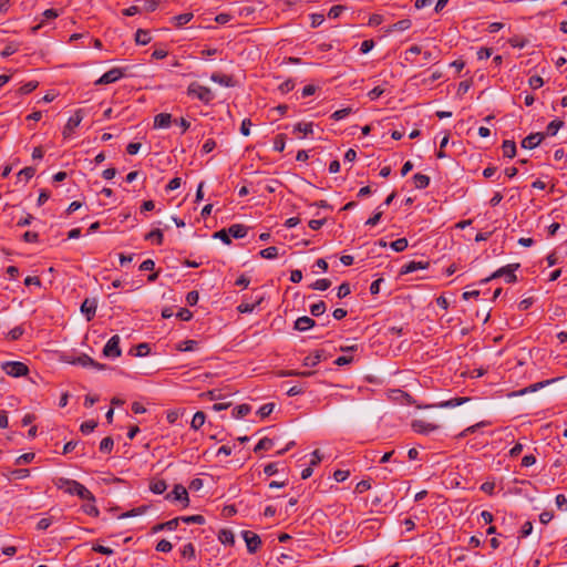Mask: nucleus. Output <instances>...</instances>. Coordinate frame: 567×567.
<instances>
[{"mask_svg":"<svg viewBox=\"0 0 567 567\" xmlns=\"http://www.w3.org/2000/svg\"><path fill=\"white\" fill-rule=\"evenodd\" d=\"M59 487L71 495H78L82 499H94L92 493L76 481L61 478Z\"/></svg>","mask_w":567,"mask_h":567,"instance_id":"f257e3e1","label":"nucleus"},{"mask_svg":"<svg viewBox=\"0 0 567 567\" xmlns=\"http://www.w3.org/2000/svg\"><path fill=\"white\" fill-rule=\"evenodd\" d=\"M187 95L195 97L205 104H209L214 100V93L207 86L200 85L197 82H192L187 87Z\"/></svg>","mask_w":567,"mask_h":567,"instance_id":"f03ea898","label":"nucleus"},{"mask_svg":"<svg viewBox=\"0 0 567 567\" xmlns=\"http://www.w3.org/2000/svg\"><path fill=\"white\" fill-rule=\"evenodd\" d=\"M1 369L12 378H21L29 374V368L21 361H6L1 364Z\"/></svg>","mask_w":567,"mask_h":567,"instance_id":"7ed1b4c3","label":"nucleus"},{"mask_svg":"<svg viewBox=\"0 0 567 567\" xmlns=\"http://www.w3.org/2000/svg\"><path fill=\"white\" fill-rule=\"evenodd\" d=\"M134 65H111L109 66V84L133 75Z\"/></svg>","mask_w":567,"mask_h":567,"instance_id":"20e7f679","label":"nucleus"},{"mask_svg":"<svg viewBox=\"0 0 567 567\" xmlns=\"http://www.w3.org/2000/svg\"><path fill=\"white\" fill-rule=\"evenodd\" d=\"M519 267V264H511L505 267L499 268L494 274H492L491 277L483 280V282H487L492 279L504 277L505 281L508 284L515 282L517 280V277L515 275V270Z\"/></svg>","mask_w":567,"mask_h":567,"instance_id":"39448f33","label":"nucleus"},{"mask_svg":"<svg viewBox=\"0 0 567 567\" xmlns=\"http://www.w3.org/2000/svg\"><path fill=\"white\" fill-rule=\"evenodd\" d=\"M165 499L182 502L184 507L189 504L187 489L182 484H176L174 489L166 494Z\"/></svg>","mask_w":567,"mask_h":567,"instance_id":"423d86ee","label":"nucleus"},{"mask_svg":"<svg viewBox=\"0 0 567 567\" xmlns=\"http://www.w3.org/2000/svg\"><path fill=\"white\" fill-rule=\"evenodd\" d=\"M241 536L246 543L247 550L250 554H255L261 545V539H260L259 535H257L256 533H254L251 530H243Z\"/></svg>","mask_w":567,"mask_h":567,"instance_id":"0eeeda50","label":"nucleus"},{"mask_svg":"<svg viewBox=\"0 0 567 567\" xmlns=\"http://www.w3.org/2000/svg\"><path fill=\"white\" fill-rule=\"evenodd\" d=\"M82 115L80 111H76L73 115H71L63 128L64 138H71L73 136L74 130L82 122Z\"/></svg>","mask_w":567,"mask_h":567,"instance_id":"6e6552de","label":"nucleus"},{"mask_svg":"<svg viewBox=\"0 0 567 567\" xmlns=\"http://www.w3.org/2000/svg\"><path fill=\"white\" fill-rule=\"evenodd\" d=\"M545 138L544 133H532L522 141V147L533 150L537 147Z\"/></svg>","mask_w":567,"mask_h":567,"instance_id":"1a4fd4ad","label":"nucleus"},{"mask_svg":"<svg viewBox=\"0 0 567 567\" xmlns=\"http://www.w3.org/2000/svg\"><path fill=\"white\" fill-rule=\"evenodd\" d=\"M429 266H430L429 261H415V260H412V261H409V262H406L405 265H403L401 267L400 275H406V274L414 272L416 270L427 269Z\"/></svg>","mask_w":567,"mask_h":567,"instance_id":"9d476101","label":"nucleus"},{"mask_svg":"<svg viewBox=\"0 0 567 567\" xmlns=\"http://www.w3.org/2000/svg\"><path fill=\"white\" fill-rule=\"evenodd\" d=\"M121 337L118 334H114L109 339V359H115L121 357Z\"/></svg>","mask_w":567,"mask_h":567,"instance_id":"9b49d317","label":"nucleus"},{"mask_svg":"<svg viewBox=\"0 0 567 567\" xmlns=\"http://www.w3.org/2000/svg\"><path fill=\"white\" fill-rule=\"evenodd\" d=\"M412 429L416 433L427 434L439 429L436 424L425 422L423 420H415L412 422Z\"/></svg>","mask_w":567,"mask_h":567,"instance_id":"f8f14e48","label":"nucleus"},{"mask_svg":"<svg viewBox=\"0 0 567 567\" xmlns=\"http://www.w3.org/2000/svg\"><path fill=\"white\" fill-rule=\"evenodd\" d=\"M96 300L95 299H85L81 305V312L86 317L87 320H91L96 311Z\"/></svg>","mask_w":567,"mask_h":567,"instance_id":"ddd939ff","label":"nucleus"},{"mask_svg":"<svg viewBox=\"0 0 567 567\" xmlns=\"http://www.w3.org/2000/svg\"><path fill=\"white\" fill-rule=\"evenodd\" d=\"M315 326H316V321L312 318L303 316V317H299L295 321L293 327L298 331H307V330L313 328Z\"/></svg>","mask_w":567,"mask_h":567,"instance_id":"4468645a","label":"nucleus"},{"mask_svg":"<svg viewBox=\"0 0 567 567\" xmlns=\"http://www.w3.org/2000/svg\"><path fill=\"white\" fill-rule=\"evenodd\" d=\"M172 124V115L169 113H159L154 117V128H167Z\"/></svg>","mask_w":567,"mask_h":567,"instance_id":"2eb2a0df","label":"nucleus"},{"mask_svg":"<svg viewBox=\"0 0 567 567\" xmlns=\"http://www.w3.org/2000/svg\"><path fill=\"white\" fill-rule=\"evenodd\" d=\"M151 351L148 343H140L138 346H131L127 353L132 357H144Z\"/></svg>","mask_w":567,"mask_h":567,"instance_id":"dca6fc26","label":"nucleus"},{"mask_svg":"<svg viewBox=\"0 0 567 567\" xmlns=\"http://www.w3.org/2000/svg\"><path fill=\"white\" fill-rule=\"evenodd\" d=\"M73 363H76V364H80L82 367H94L99 370H103L104 369V364H101V363H97L95 362L93 359H91L89 355L86 354H82L80 357H78Z\"/></svg>","mask_w":567,"mask_h":567,"instance_id":"f3484780","label":"nucleus"},{"mask_svg":"<svg viewBox=\"0 0 567 567\" xmlns=\"http://www.w3.org/2000/svg\"><path fill=\"white\" fill-rule=\"evenodd\" d=\"M248 228L241 224H234L228 228L229 237H234L236 239L244 238L247 235Z\"/></svg>","mask_w":567,"mask_h":567,"instance_id":"a211bd4d","label":"nucleus"},{"mask_svg":"<svg viewBox=\"0 0 567 567\" xmlns=\"http://www.w3.org/2000/svg\"><path fill=\"white\" fill-rule=\"evenodd\" d=\"M210 80L215 83H218L223 86H226V87H229V86H233L234 83H233V78L230 75H227V74H221V73H213L210 75Z\"/></svg>","mask_w":567,"mask_h":567,"instance_id":"6ab92c4d","label":"nucleus"},{"mask_svg":"<svg viewBox=\"0 0 567 567\" xmlns=\"http://www.w3.org/2000/svg\"><path fill=\"white\" fill-rule=\"evenodd\" d=\"M178 523H179V518H173L171 520H167L165 523H161V524H157L155 525L152 529H153V533H157L159 530H174L177 528L178 526Z\"/></svg>","mask_w":567,"mask_h":567,"instance_id":"aec40b11","label":"nucleus"},{"mask_svg":"<svg viewBox=\"0 0 567 567\" xmlns=\"http://www.w3.org/2000/svg\"><path fill=\"white\" fill-rule=\"evenodd\" d=\"M503 155L513 158L516 155V144L514 141L505 140L502 144Z\"/></svg>","mask_w":567,"mask_h":567,"instance_id":"412c9836","label":"nucleus"},{"mask_svg":"<svg viewBox=\"0 0 567 567\" xmlns=\"http://www.w3.org/2000/svg\"><path fill=\"white\" fill-rule=\"evenodd\" d=\"M413 182L417 189H424L430 185V177L425 174L416 173L413 175Z\"/></svg>","mask_w":567,"mask_h":567,"instance_id":"4be33fe9","label":"nucleus"},{"mask_svg":"<svg viewBox=\"0 0 567 567\" xmlns=\"http://www.w3.org/2000/svg\"><path fill=\"white\" fill-rule=\"evenodd\" d=\"M251 411V406L249 404H239L233 409L231 415L235 419H241L246 415H248Z\"/></svg>","mask_w":567,"mask_h":567,"instance_id":"5701e85b","label":"nucleus"},{"mask_svg":"<svg viewBox=\"0 0 567 567\" xmlns=\"http://www.w3.org/2000/svg\"><path fill=\"white\" fill-rule=\"evenodd\" d=\"M167 488V484L164 480H152L150 483V489L154 494H163Z\"/></svg>","mask_w":567,"mask_h":567,"instance_id":"b1692460","label":"nucleus"},{"mask_svg":"<svg viewBox=\"0 0 567 567\" xmlns=\"http://www.w3.org/2000/svg\"><path fill=\"white\" fill-rule=\"evenodd\" d=\"M152 37L147 30L138 29L135 33V41L137 44L145 45L150 43Z\"/></svg>","mask_w":567,"mask_h":567,"instance_id":"393cba45","label":"nucleus"},{"mask_svg":"<svg viewBox=\"0 0 567 567\" xmlns=\"http://www.w3.org/2000/svg\"><path fill=\"white\" fill-rule=\"evenodd\" d=\"M218 539L225 545H234L235 543L234 533L229 529H221L218 534Z\"/></svg>","mask_w":567,"mask_h":567,"instance_id":"a878e982","label":"nucleus"},{"mask_svg":"<svg viewBox=\"0 0 567 567\" xmlns=\"http://www.w3.org/2000/svg\"><path fill=\"white\" fill-rule=\"evenodd\" d=\"M205 420H206V415H205V413H204V412H202V411H197V412L194 414V416H193V419H192V422H190V426H192V429H194V430H199V429L204 425Z\"/></svg>","mask_w":567,"mask_h":567,"instance_id":"bb28decb","label":"nucleus"},{"mask_svg":"<svg viewBox=\"0 0 567 567\" xmlns=\"http://www.w3.org/2000/svg\"><path fill=\"white\" fill-rule=\"evenodd\" d=\"M563 126H564L563 121L554 120L547 125L546 133H544V134L549 135V136H555L557 134V132L559 131V128Z\"/></svg>","mask_w":567,"mask_h":567,"instance_id":"cd10ccee","label":"nucleus"},{"mask_svg":"<svg viewBox=\"0 0 567 567\" xmlns=\"http://www.w3.org/2000/svg\"><path fill=\"white\" fill-rule=\"evenodd\" d=\"M181 554H182L183 558H186L188 560L195 559V557H196L195 546L192 543L185 544L181 549Z\"/></svg>","mask_w":567,"mask_h":567,"instance_id":"c85d7f7f","label":"nucleus"},{"mask_svg":"<svg viewBox=\"0 0 567 567\" xmlns=\"http://www.w3.org/2000/svg\"><path fill=\"white\" fill-rule=\"evenodd\" d=\"M193 19V13H182L173 17V22L175 27H183L187 24Z\"/></svg>","mask_w":567,"mask_h":567,"instance_id":"c756f323","label":"nucleus"},{"mask_svg":"<svg viewBox=\"0 0 567 567\" xmlns=\"http://www.w3.org/2000/svg\"><path fill=\"white\" fill-rule=\"evenodd\" d=\"M468 400H470L468 398H453L451 400L441 402L439 404V406L440 408H455V406L462 405L463 403L467 402Z\"/></svg>","mask_w":567,"mask_h":567,"instance_id":"7c9ffc66","label":"nucleus"},{"mask_svg":"<svg viewBox=\"0 0 567 567\" xmlns=\"http://www.w3.org/2000/svg\"><path fill=\"white\" fill-rule=\"evenodd\" d=\"M554 380H546V381H542V382H536L534 384H530L529 386L520 390L517 394H525V393H528V392H535L542 388H544L545 385L551 383Z\"/></svg>","mask_w":567,"mask_h":567,"instance_id":"2f4dec72","label":"nucleus"},{"mask_svg":"<svg viewBox=\"0 0 567 567\" xmlns=\"http://www.w3.org/2000/svg\"><path fill=\"white\" fill-rule=\"evenodd\" d=\"M274 446V441L269 437H262L257 445L255 446L254 451H268Z\"/></svg>","mask_w":567,"mask_h":567,"instance_id":"473e14b6","label":"nucleus"},{"mask_svg":"<svg viewBox=\"0 0 567 567\" xmlns=\"http://www.w3.org/2000/svg\"><path fill=\"white\" fill-rule=\"evenodd\" d=\"M179 520L186 523V524H198L203 525L205 524V517L203 515H192V516H182L178 517Z\"/></svg>","mask_w":567,"mask_h":567,"instance_id":"72a5a7b5","label":"nucleus"},{"mask_svg":"<svg viewBox=\"0 0 567 567\" xmlns=\"http://www.w3.org/2000/svg\"><path fill=\"white\" fill-rule=\"evenodd\" d=\"M327 310V306L323 301H318L317 303H313L310 306V313L313 317H319L323 315Z\"/></svg>","mask_w":567,"mask_h":567,"instance_id":"f704fd0d","label":"nucleus"},{"mask_svg":"<svg viewBox=\"0 0 567 567\" xmlns=\"http://www.w3.org/2000/svg\"><path fill=\"white\" fill-rule=\"evenodd\" d=\"M312 123H297L293 127V132L302 133L305 136L312 133Z\"/></svg>","mask_w":567,"mask_h":567,"instance_id":"c9c22d12","label":"nucleus"},{"mask_svg":"<svg viewBox=\"0 0 567 567\" xmlns=\"http://www.w3.org/2000/svg\"><path fill=\"white\" fill-rule=\"evenodd\" d=\"M331 286V281L327 278L316 280L310 288L313 290L324 291Z\"/></svg>","mask_w":567,"mask_h":567,"instance_id":"e433bc0d","label":"nucleus"},{"mask_svg":"<svg viewBox=\"0 0 567 567\" xmlns=\"http://www.w3.org/2000/svg\"><path fill=\"white\" fill-rule=\"evenodd\" d=\"M286 147V135L285 134H278L276 135V137L274 138V150L276 152H284Z\"/></svg>","mask_w":567,"mask_h":567,"instance_id":"4c0bfd02","label":"nucleus"},{"mask_svg":"<svg viewBox=\"0 0 567 567\" xmlns=\"http://www.w3.org/2000/svg\"><path fill=\"white\" fill-rule=\"evenodd\" d=\"M163 238L164 236L161 229H153L145 236V239L153 240L156 245H162Z\"/></svg>","mask_w":567,"mask_h":567,"instance_id":"58836bf2","label":"nucleus"},{"mask_svg":"<svg viewBox=\"0 0 567 567\" xmlns=\"http://www.w3.org/2000/svg\"><path fill=\"white\" fill-rule=\"evenodd\" d=\"M38 85H39L38 81H29V82L24 83L22 86H20L18 92L21 95H25V94L33 92L38 87Z\"/></svg>","mask_w":567,"mask_h":567,"instance_id":"ea45409f","label":"nucleus"},{"mask_svg":"<svg viewBox=\"0 0 567 567\" xmlns=\"http://www.w3.org/2000/svg\"><path fill=\"white\" fill-rule=\"evenodd\" d=\"M97 426V422L94 421V420H89V421H85L81 424L80 426V431L83 433V434H90L92 433L95 427Z\"/></svg>","mask_w":567,"mask_h":567,"instance_id":"a19ab883","label":"nucleus"},{"mask_svg":"<svg viewBox=\"0 0 567 567\" xmlns=\"http://www.w3.org/2000/svg\"><path fill=\"white\" fill-rule=\"evenodd\" d=\"M259 255L265 259H274L278 256V248L275 246L267 247L260 250Z\"/></svg>","mask_w":567,"mask_h":567,"instance_id":"79ce46f5","label":"nucleus"},{"mask_svg":"<svg viewBox=\"0 0 567 567\" xmlns=\"http://www.w3.org/2000/svg\"><path fill=\"white\" fill-rule=\"evenodd\" d=\"M275 409V404L274 403H266L264 405H261L259 408V410L257 411V414L261 417V419H265L267 416H269L272 411Z\"/></svg>","mask_w":567,"mask_h":567,"instance_id":"37998d69","label":"nucleus"},{"mask_svg":"<svg viewBox=\"0 0 567 567\" xmlns=\"http://www.w3.org/2000/svg\"><path fill=\"white\" fill-rule=\"evenodd\" d=\"M352 109L351 107H344V109H341V110H338L336 112H333L331 114V118H333L334 121H340V120H343L346 118L348 115H350L352 113Z\"/></svg>","mask_w":567,"mask_h":567,"instance_id":"c03bdc74","label":"nucleus"},{"mask_svg":"<svg viewBox=\"0 0 567 567\" xmlns=\"http://www.w3.org/2000/svg\"><path fill=\"white\" fill-rule=\"evenodd\" d=\"M406 247H408V240L405 238H399L391 243V248L396 252H401V251L405 250Z\"/></svg>","mask_w":567,"mask_h":567,"instance_id":"a18cd8bd","label":"nucleus"},{"mask_svg":"<svg viewBox=\"0 0 567 567\" xmlns=\"http://www.w3.org/2000/svg\"><path fill=\"white\" fill-rule=\"evenodd\" d=\"M197 341L195 340H185L178 346V350L181 351H194L197 349Z\"/></svg>","mask_w":567,"mask_h":567,"instance_id":"49530a36","label":"nucleus"},{"mask_svg":"<svg viewBox=\"0 0 567 567\" xmlns=\"http://www.w3.org/2000/svg\"><path fill=\"white\" fill-rule=\"evenodd\" d=\"M411 25H412L411 20L402 19V20H399L398 22H395L393 24V30H395V31H405V30L410 29Z\"/></svg>","mask_w":567,"mask_h":567,"instance_id":"de8ad7c7","label":"nucleus"},{"mask_svg":"<svg viewBox=\"0 0 567 567\" xmlns=\"http://www.w3.org/2000/svg\"><path fill=\"white\" fill-rule=\"evenodd\" d=\"M35 174V169L33 167H25L23 169H21L18 174V176L22 179H24L25 182H28L29 179H31Z\"/></svg>","mask_w":567,"mask_h":567,"instance_id":"09e8293b","label":"nucleus"},{"mask_svg":"<svg viewBox=\"0 0 567 567\" xmlns=\"http://www.w3.org/2000/svg\"><path fill=\"white\" fill-rule=\"evenodd\" d=\"M321 355L319 353H316L313 355H308L303 360L305 367H315L320 362Z\"/></svg>","mask_w":567,"mask_h":567,"instance_id":"8fccbe9b","label":"nucleus"},{"mask_svg":"<svg viewBox=\"0 0 567 567\" xmlns=\"http://www.w3.org/2000/svg\"><path fill=\"white\" fill-rule=\"evenodd\" d=\"M24 330L22 327H14L13 329H11L8 334H7V338L9 340H18L22 334H23Z\"/></svg>","mask_w":567,"mask_h":567,"instance_id":"3c124183","label":"nucleus"},{"mask_svg":"<svg viewBox=\"0 0 567 567\" xmlns=\"http://www.w3.org/2000/svg\"><path fill=\"white\" fill-rule=\"evenodd\" d=\"M173 546L171 542L166 539H162L156 545V550L159 553H169L172 550Z\"/></svg>","mask_w":567,"mask_h":567,"instance_id":"603ef678","label":"nucleus"},{"mask_svg":"<svg viewBox=\"0 0 567 567\" xmlns=\"http://www.w3.org/2000/svg\"><path fill=\"white\" fill-rule=\"evenodd\" d=\"M18 51V44L16 43H9L6 45V48L1 51L2 58H8L12 54H14Z\"/></svg>","mask_w":567,"mask_h":567,"instance_id":"864d4df0","label":"nucleus"},{"mask_svg":"<svg viewBox=\"0 0 567 567\" xmlns=\"http://www.w3.org/2000/svg\"><path fill=\"white\" fill-rule=\"evenodd\" d=\"M350 292H351L350 285L348 282H343L338 287L337 297L339 299H342V298L347 297L348 295H350Z\"/></svg>","mask_w":567,"mask_h":567,"instance_id":"5fc2aeb1","label":"nucleus"},{"mask_svg":"<svg viewBox=\"0 0 567 567\" xmlns=\"http://www.w3.org/2000/svg\"><path fill=\"white\" fill-rule=\"evenodd\" d=\"M556 506L559 511L567 512V498L563 494H558L555 498Z\"/></svg>","mask_w":567,"mask_h":567,"instance_id":"6e6d98bb","label":"nucleus"},{"mask_svg":"<svg viewBox=\"0 0 567 567\" xmlns=\"http://www.w3.org/2000/svg\"><path fill=\"white\" fill-rule=\"evenodd\" d=\"M532 89L537 90L544 85V80L538 75H533L528 81Z\"/></svg>","mask_w":567,"mask_h":567,"instance_id":"4d7b16f0","label":"nucleus"},{"mask_svg":"<svg viewBox=\"0 0 567 567\" xmlns=\"http://www.w3.org/2000/svg\"><path fill=\"white\" fill-rule=\"evenodd\" d=\"M216 147V142L213 138H207L202 146V153L208 154Z\"/></svg>","mask_w":567,"mask_h":567,"instance_id":"13d9d810","label":"nucleus"},{"mask_svg":"<svg viewBox=\"0 0 567 567\" xmlns=\"http://www.w3.org/2000/svg\"><path fill=\"white\" fill-rule=\"evenodd\" d=\"M34 456V453H24L16 460V464L21 465L30 463L33 461Z\"/></svg>","mask_w":567,"mask_h":567,"instance_id":"bf43d9fd","label":"nucleus"},{"mask_svg":"<svg viewBox=\"0 0 567 567\" xmlns=\"http://www.w3.org/2000/svg\"><path fill=\"white\" fill-rule=\"evenodd\" d=\"M371 488V483L368 480L360 481L355 486V492L362 494Z\"/></svg>","mask_w":567,"mask_h":567,"instance_id":"052dcab7","label":"nucleus"},{"mask_svg":"<svg viewBox=\"0 0 567 567\" xmlns=\"http://www.w3.org/2000/svg\"><path fill=\"white\" fill-rule=\"evenodd\" d=\"M215 238H219L223 243L226 245L230 244V237L228 235V231L226 229H220L214 234Z\"/></svg>","mask_w":567,"mask_h":567,"instance_id":"680f3d73","label":"nucleus"},{"mask_svg":"<svg viewBox=\"0 0 567 567\" xmlns=\"http://www.w3.org/2000/svg\"><path fill=\"white\" fill-rule=\"evenodd\" d=\"M199 300V295L196 290H193V291H189L187 295H186V302L189 305V306H195Z\"/></svg>","mask_w":567,"mask_h":567,"instance_id":"e2e57ef3","label":"nucleus"},{"mask_svg":"<svg viewBox=\"0 0 567 567\" xmlns=\"http://www.w3.org/2000/svg\"><path fill=\"white\" fill-rule=\"evenodd\" d=\"M350 475V472L349 471H343V470H337L334 473H333V478L337 481V482H344Z\"/></svg>","mask_w":567,"mask_h":567,"instance_id":"0e129e2a","label":"nucleus"},{"mask_svg":"<svg viewBox=\"0 0 567 567\" xmlns=\"http://www.w3.org/2000/svg\"><path fill=\"white\" fill-rule=\"evenodd\" d=\"M374 47V42L373 40H364L361 42V45H360V52L362 54H365L368 52H370Z\"/></svg>","mask_w":567,"mask_h":567,"instance_id":"69168bd1","label":"nucleus"},{"mask_svg":"<svg viewBox=\"0 0 567 567\" xmlns=\"http://www.w3.org/2000/svg\"><path fill=\"white\" fill-rule=\"evenodd\" d=\"M382 215H383V212H382V210H377V212L374 213V215H373L372 217H370V218L365 221V225H368V226H375V225L380 221V219H381Z\"/></svg>","mask_w":567,"mask_h":567,"instance_id":"338daca9","label":"nucleus"},{"mask_svg":"<svg viewBox=\"0 0 567 567\" xmlns=\"http://www.w3.org/2000/svg\"><path fill=\"white\" fill-rule=\"evenodd\" d=\"M384 90L380 86L373 87L371 91H369L368 96L371 101H374L379 99L383 94Z\"/></svg>","mask_w":567,"mask_h":567,"instance_id":"774afa93","label":"nucleus"}]
</instances>
